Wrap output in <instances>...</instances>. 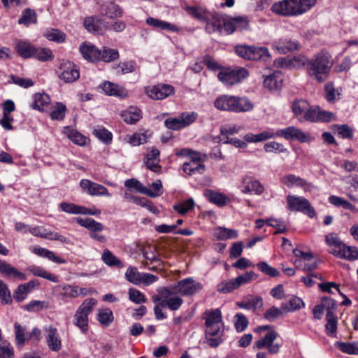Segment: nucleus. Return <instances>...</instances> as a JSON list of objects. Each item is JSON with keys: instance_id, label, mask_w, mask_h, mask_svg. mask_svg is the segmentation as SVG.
<instances>
[{"instance_id": "nucleus-1", "label": "nucleus", "mask_w": 358, "mask_h": 358, "mask_svg": "<svg viewBox=\"0 0 358 358\" xmlns=\"http://www.w3.org/2000/svg\"><path fill=\"white\" fill-rule=\"evenodd\" d=\"M158 294L152 296V301L156 303L154 307L155 318L164 320L166 315L162 311L163 308H167L171 311L178 310L183 304V299L171 287H162L157 289Z\"/></svg>"}, {"instance_id": "nucleus-2", "label": "nucleus", "mask_w": 358, "mask_h": 358, "mask_svg": "<svg viewBox=\"0 0 358 358\" xmlns=\"http://www.w3.org/2000/svg\"><path fill=\"white\" fill-rule=\"evenodd\" d=\"M206 337L210 347L216 348L222 342L224 323L222 315L218 309L206 313Z\"/></svg>"}, {"instance_id": "nucleus-3", "label": "nucleus", "mask_w": 358, "mask_h": 358, "mask_svg": "<svg viewBox=\"0 0 358 358\" xmlns=\"http://www.w3.org/2000/svg\"><path fill=\"white\" fill-rule=\"evenodd\" d=\"M185 10L189 15L205 22V30L208 34L221 32L223 20L219 13H212L196 6H186Z\"/></svg>"}, {"instance_id": "nucleus-4", "label": "nucleus", "mask_w": 358, "mask_h": 358, "mask_svg": "<svg viewBox=\"0 0 358 358\" xmlns=\"http://www.w3.org/2000/svg\"><path fill=\"white\" fill-rule=\"evenodd\" d=\"M313 0H282L273 4L271 10L282 16H296L306 13L312 6Z\"/></svg>"}, {"instance_id": "nucleus-5", "label": "nucleus", "mask_w": 358, "mask_h": 358, "mask_svg": "<svg viewBox=\"0 0 358 358\" xmlns=\"http://www.w3.org/2000/svg\"><path fill=\"white\" fill-rule=\"evenodd\" d=\"M97 305V300L94 298L85 299L78 307L73 315V324L82 332H86L89 327L88 315Z\"/></svg>"}, {"instance_id": "nucleus-6", "label": "nucleus", "mask_w": 358, "mask_h": 358, "mask_svg": "<svg viewBox=\"0 0 358 358\" xmlns=\"http://www.w3.org/2000/svg\"><path fill=\"white\" fill-rule=\"evenodd\" d=\"M333 60L327 52H321L315 58V79L320 83L324 82L329 77Z\"/></svg>"}, {"instance_id": "nucleus-7", "label": "nucleus", "mask_w": 358, "mask_h": 358, "mask_svg": "<svg viewBox=\"0 0 358 358\" xmlns=\"http://www.w3.org/2000/svg\"><path fill=\"white\" fill-rule=\"evenodd\" d=\"M126 279L134 285L143 284L148 286L155 282L158 277L150 273H140L136 267L129 266L125 273Z\"/></svg>"}, {"instance_id": "nucleus-8", "label": "nucleus", "mask_w": 358, "mask_h": 358, "mask_svg": "<svg viewBox=\"0 0 358 358\" xmlns=\"http://www.w3.org/2000/svg\"><path fill=\"white\" fill-rule=\"evenodd\" d=\"M295 257L294 264L303 271H310L313 267V255L310 250L297 248L293 250Z\"/></svg>"}, {"instance_id": "nucleus-9", "label": "nucleus", "mask_w": 358, "mask_h": 358, "mask_svg": "<svg viewBox=\"0 0 358 358\" xmlns=\"http://www.w3.org/2000/svg\"><path fill=\"white\" fill-rule=\"evenodd\" d=\"M178 294L182 296H192L203 288L201 282H196L192 278H187L180 280L178 283L171 287Z\"/></svg>"}, {"instance_id": "nucleus-10", "label": "nucleus", "mask_w": 358, "mask_h": 358, "mask_svg": "<svg viewBox=\"0 0 358 358\" xmlns=\"http://www.w3.org/2000/svg\"><path fill=\"white\" fill-rule=\"evenodd\" d=\"M248 76V71L241 69L238 71L224 69L218 73L219 80L225 85L231 86Z\"/></svg>"}, {"instance_id": "nucleus-11", "label": "nucleus", "mask_w": 358, "mask_h": 358, "mask_svg": "<svg viewBox=\"0 0 358 358\" xmlns=\"http://www.w3.org/2000/svg\"><path fill=\"white\" fill-rule=\"evenodd\" d=\"M278 333L275 331H270L262 338L257 341L255 343V348L257 349L266 348L270 354H277L279 352L281 345L274 343L278 337Z\"/></svg>"}, {"instance_id": "nucleus-12", "label": "nucleus", "mask_w": 358, "mask_h": 358, "mask_svg": "<svg viewBox=\"0 0 358 358\" xmlns=\"http://www.w3.org/2000/svg\"><path fill=\"white\" fill-rule=\"evenodd\" d=\"M146 94L152 99L162 100L174 94V87L167 84H159L145 88Z\"/></svg>"}, {"instance_id": "nucleus-13", "label": "nucleus", "mask_w": 358, "mask_h": 358, "mask_svg": "<svg viewBox=\"0 0 358 358\" xmlns=\"http://www.w3.org/2000/svg\"><path fill=\"white\" fill-rule=\"evenodd\" d=\"M292 110L299 121L313 122V110L306 101L299 100L294 102Z\"/></svg>"}, {"instance_id": "nucleus-14", "label": "nucleus", "mask_w": 358, "mask_h": 358, "mask_svg": "<svg viewBox=\"0 0 358 358\" xmlns=\"http://www.w3.org/2000/svg\"><path fill=\"white\" fill-rule=\"evenodd\" d=\"M276 136H281L287 140H297L301 143L309 141L311 138L310 134H307L293 126L278 129L276 131Z\"/></svg>"}, {"instance_id": "nucleus-15", "label": "nucleus", "mask_w": 358, "mask_h": 358, "mask_svg": "<svg viewBox=\"0 0 358 358\" xmlns=\"http://www.w3.org/2000/svg\"><path fill=\"white\" fill-rule=\"evenodd\" d=\"M287 201L289 209L294 211H301L303 213L308 214L312 217L310 210V203L303 197L288 195Z\"/></svg>"}, {"instance_id": "nucleus-16", "label": "nucleus", "mask_w": 358, "mask_h": 358, "mask_svg": "<svg viewBox=\"0 0 358 358\" xmlns=\"http://www.w3.org/2000/svg\"><path fill=\"white\" fill-rule=\"evenodd\" d=\"M80 186L91 196L107 197H110L111 196L106 187L90 180H82L80 182Z\"/></svg>"}, {"instance_id": "nucleus-17", "label": "nucleus", "mask_w": 358, "mask_h": 358, "mask_svg": "<svg viewBox=\"0 0 358 358\" xmlns=\"http://www.w3.org/2000/svg\"><path fill=\"white\" fill-rule=\"evenodd\" d=\"M280 181L288 188H299L305 192L311 189L310 182L294 174L285 175L280 179Z\"/></svg>"}, {"instance_id": "nucleus-18", "label": "nucleus", "mask_w": 358, "mask_h": 358, "mask_svg": "<svg viewBox=\"0 0 358 358\" xmlns=\"http://www.w3.org/2000/svg\"><path fill=\"white\" fill-rule=\"evenodd\" d=\"M61 73L59 78L65 83H73L80 77V72L78 67L70 62L62 63L60 65Z\"/></svg>"}, {"instance_id": "nucleus-19", "label": "nucleus", "mask_w": 358, "mask_h": 358, "mask_svg": "<svg viewBox=\"0 0 358 358\" xmlns=\"http://www.w3.org/2000/svg\"><path fill=\"white\" fill-rule=\"evenodd\" d=\"M45 340L50 350L58 352L62 348V340L56 327L49 326L45 328Z\"/></svg>"}, {"instance_id": "nucleus-20", "label": "nucleus", "mask_w": 358, "mask_h": 358, "mask_svg": "<svg viewBox=\"0 0 358 358\" xmlns=\"http://www.w3.org/2000/svg\"><path fill=\"white\" fill-rule=\"evenodd\" d=\"M85 28L94 34H102L107 28L104 21L97 16L86 17L83 22Z\"/></svg>"}, {"instance_id": "nucleus-21", "label": "nucleus", "mask_w": 358, "mask_h": 358, "mask_svg": "<svg viewBox=\"0 0 358 358\" xmlns=\"http://www.w3.org/2000/svg\"><path fill=\"white\" fill-rule=\"evenodd\" d=\"M336 309L335 301L329 297H323L321 302L315 306V317L320 319V315L326 313V315L334 314Z\"/></svg>"}, {"instance_id": "nucleus-22", "label": "nucleus", "mask_w": 358, "mask_h": 358, "mask_svg": "<svg viewBox=\"0 0 358 358\" xmlns=\"http://www.w3.org/2000/svg\"><path fill=\"white\" fill-rule=\"evenodd\" d=\"M124 185L129 190H134L135 192L144 194L152 198L159 196V194L152 192L151 189L147 188L145 186L141 184L137 179L135 178L127 180L124 182Z\"/></svg>"}, {"instance_id": "nucleus-23", "label": "nucleus", "mask_w": 358, "mask_h": 358, "mask_svg": "<svg viewBox=\"0 0 358 358\" xmlns=\"http://www.w3.org/2000/svg\"><path fill=\"white\" fill-rule=\"evenodd\" d=\"M236 305L240 308L255 311L263 306V300L261 296L250 295L245 297L241 301L236 302Z\"/></svg>"}, {"instance_id": "nucleus-24", "label": "nucleus", "mask_w": 358, "mask_h": 358, "mask_svg": "<svg viewBox=\"0 0 358 358\" xmlns=\"http://www.w3.org/2000/svg\"><path fill=\"white\" fill-rule=\"evenodd\" d=\"M234 96L224 94L216 98L214 106L219 110L234 112Z\"/></svg>"}, {"instance_id": "nucleus-25", "label": "nucleus", "mask_w": 358, "mask_h": 358, "mask_svg": "<svg viewBox=\"0 0 358 358\" xmlns=\"http://www.w3.org/2000/svg\"><path fill=\"white\" fill-rule=\"evenodd\" d=\"M80 51L86 60L90 62L99 61L100 50L94 45L84 43L80 46Z\"/></svg>"}, {"instance_id": "nucleus-26", "label": "nucleus", "mask_w": 358, "mask_h": 358, "mask_svg": "<svg viewBox=\"0 0 358 358\" xmlns=\"http://www.w3.org/2000/svg\"><path fill=\"white\" fill-rule=\"evenodd\" d=\"M234 113H246L254 108V103L246 96H234Z\"/></svg>"}, {"instance_id": "nucleus-27", "label": "nucleus", "mask_w": 358, "mask_h": 358, "mask_svg": "<svg viewBox=\"0 0 358 358\" xmlns=\"http://www.w3.org/2000/svg\"><path fill=\"white\" fill-rule=\"evenodd\" d=\"M101 13L109 18L120 17L122 15L120 7L112 1L103 4L101 7Z\"/></svg>"}, {"instance_id": "nucleus-28", "label": "nucleus", "mask_w": 358, "mask_h": 358, "mask_svg": "<svg viewBox=\"0 0 358 358\" xmlns=\"http://www.w3.org/2000/svg\"><path fill=\"white\" fill-rule=\"evenodd\" d=\"M282 76L280 71H275L265 78L264 86L269 90H275L281 87Z\"/></svg>"}, {"instance_id": "nucleus-29", "label": "nucleus", "mask_w": 358, "mask_h": 358, "mask_svg": "<svg viewBox=\"0 0 358 358\" xmlns=\"http://www.w3.org/2000/svg\"><path fill=\"white\" fill-rule=\"evenodd\" d=\"M0 271L3 275L7 277L13 276L15 278H19L21 280H24L27 279V276L24 273L19 271L15 267L12 266L10 264L1 259Z\"/></svg>"}, {"instance_id": "nucleus-30", "label": "nucleus", "mask_w": 358, "mask_h": 358, "mask_svg": "<svg viewBox=\"0 0 358 358\" xmlns=\"http://www.w3.org/2000/svg\"><path fill=\"white\" fill-rule=\"evenodd\" d=\"M275 137H276V131L273 132L271 130H266L257 134H247L244 136L243 138L248 143H259Z\"/></svg>"}, {"instance_id": "nucleus-31", "label": "nucleus", "mask_w": 358, "mask_h": 358, "mask_svg": "<svg viewBox=\"0 0 358 358\" xmlns=\"http://www.w3.org/2000/svg\"><path fill=\"white\" fill-rule=\"evenodd\" d=\"M123 120L127 124H135L141 117V110L136 107H130L121 113Z\"/></svg>"}, {"instance_id": "nucleus-32", "label": "nucleus", "mask_w": 358, "mask_h": 358, "mask_svg": "<svg viewBox=\"0 0 358 358\" xmlns=\"http://www.w3.org/2000/svg\"><path fill=\"white\" fill-rule=\"evenodd\" d=\"M15 49L20 57L29 58L33 57L35 47L27 41H19L16 43Z\"/></svg>"}, {"instance_id": "nucleus-33", "label": "nucleus", "mask_w": 358, "mask_h": 358, "mask_svg": "<svg viewBox=\"0 0 358 358\" xmlns=\"http://www.w3.org/2000/svg\"><path fill=\"white\" fill-rule=\"evenodd\" d=\"M146 23L151 27L162 30H169L176 32L180 31V29L175 24L154 17H148Z\"/></svg>"}, {"instance_id": "nucleus-34", "label": "nucleus", "mask_w": 358, "mask_h": 358, "mask_svg": "<svg viewBox=\"0 0 358 358\" xmlns=\"http://www.w3.org/2000/svg\"><path fill=\"white\" fill-rule=\"evenodd\" d=\"M222 24L226 33L230 34L236 30L242 29L244 26H247V22L241 18H233L227 22H223Z\"/></svg>"}, {"instance_id": "nucleus-35", "label": "nucleus", "mask_w": 358, "mask_h": 358, "mask_svg": "<svg viewBox=\"0 0 358 358\" xmlns=\"http://www.w3.org/2000/svg\"><path fill=\"white\" fill-rule=\"evenodd\" d=\"M50 98L46 94L36 93L34 96L32 108L40 111L43 110L50 103Z\"/></svg>"}, {"instance_id": "nucleus-36", "label": "nucleus", "mask_w": 358, "mask_h": 358, "mask_svg": "<svg viewBox=\"0 0 358 358\" xmlns=\"http://www.w3.org/2000/svg\"><path fill=\"white\" fill-rule=\"evenodd\" d=\"M204 194L211 203L218 206H224L228 200L227 197L223 194L211 189L205 190Z\"/></svg>"}, {"instance_id": "nucleus-37", "label": "nucleus", "mask_w": 358, "mask_h": 358, "mask_svg": "<svg viewBox=\"0 0 358 358\" xmlns=\"http://www.w3.org/2000/svg\"><path fill=\"white\" fill-rule=\"evenodd\" d=\"M102 90L105 93L110 96H117L124 97L126 96V92L124 88L110 82H105L101 85Z\"/></svg>"}, {"instance_id": "nucleus-38", "label": "nucleus", "mask_w": 358, "mask_h": 358, "mask_svg": "<svg viewBox=\"0 0 358 358\" xmlns=\"http://www.w3.org/2000/svg\"><path fill=\"white\" fill-rule=\"evenodd\" d=\"M336 257L348 260H355L358 259V249L356 247L347 246L345 244L341 250L336 252Z\"/></svg>"}, {"instance_id": "nucleus-39", "label": "nucleus", "mask_w": 358, "mask_h": 358, "mask_svg": "<svg viewBox=\"0 0 358 358\" xmlns=\"http://www.w3.org/2000/svg\"><path fill=\"white\" fill-rule=\"evenodd\" d=\"M119 57L120 55L117 50L103 46V48L100 50L99 60H101L105 62H110L117 60Z\"/></svg>"}, {"instance_id": "nucleus-40", "label": "nucleus", "mask_w": 358, "mask_h": 358, "mask_svg": "<svg viewBox=\"0 0 358 358\" xmlns=\"http://www.w3.org/2000/svg\"><path fill=\"white\" fill-rule=\"evenodd\" d=\"M213 236L217 240L223 241L229 238H236L238 236V232L234 229L225 227H217L215 229Z\"/></svg>"}, {"instance_id": "nucleus-41", "label": "nucleus", "mask_w": 358, "mask_h": 358, "mask_svg": "<svg viewBox=\"0 0 358 358\" xmlns=\"http://www.w3.org/2000/svg\"><path fill=\"white\" fill-rule=\"evenodd\" d=\"M336 120L334 113L322 110L320 106H315V121L329 122Z\"/></svg>"}, {"instance_id": "nucleus-42", "label": "nucleus", "mask_w": 358, "mask_h": 358, "mask_svg": "<svg viewBox=\"0 0 358 358\" xmlns=\"http://www.w3.org/2000/svg\"><path fill=\"white\" fill-rule=\"evenodd\" d=\"M33 252L36 255H39L43 257L48 258V259H50L55 263H57V264L66 263V261L64 259L56 256L53 252H52L48 249L41 248V247H36L34 248Z\"/></svg>"}, {"instance_id": "nucleus-43", "label": "nucleus", "mask_w": 358, "mask_h": 358, "mask_svg": "<svg viewBox=\"0 0 358 358\" xmlns=\"http://www.w3.org/2000/svg\"><path fill=\"white\" fill-rule=\"evenodd\" d=\"M326 321L325 330L327 334L331 337H336L338 326L337 316L334 313L326 315Z\"/></svg>"}, {"instance_id": "nucleus-44", "label": "nucleus", "mask_w": 358, "mask_h": 358, "mask_svg": "<svg viewBox=\"0 0 358 358\" xmlns=\"http://www.w3.org/2000/svg\"><path fill=\"white\" fill-rule=\"evenodd\" d=\"M326 242L327 245L331 247L330 252L336 256L338 250H341L344 243L340 240L336 234L332 233L326 236Z\"/></svg>"}, {"instance_id": "nucleus-45", "label": "nucleus", "mask_w": 358, "mask_h": 358, "mask_svg": "<svg viewBox=\"0 0 358 358\" xmlns=\"http://www.w3.org/2000/svg\"><path fill=\"white\" fill-rule=\"evenodd\" d=\"M28 271H30L34 275L43 278L45 279H47L50 281L54 282H58L59 279L58 277L48 273L45 270H44L43 268L40 266H30L28 268Z\"/></svg>"}, {"instance_id": "nucleus-46", "label": "nucleus", "mask_w": 358, "mask_h": 358, "mask_svg": "<svg viewBox=\"0 0 358 358\" xmlns=\"http://www.w3.org/2000/svg\"><path fill=\"white\" fill-rule=\"evenodd\" d=\"M264 190V186L259 181L256 180H249L245 182V186L242 190L243 193H254L261 194Z\"/></svg>"}, {"instance_id": "nucleus-47", "label": "nucleus", "mask_w": 358, "mask_h": 358, "mask_svg": "<svg viewBox=\"0 0 358 358\" xmlns=\"http://www.w3.org/2000/svg\"><path fill=\"white\" fill-rule=\"evenodd\" d=\"M64 132L67 137L75 144L78 145H85L87 143V138L78 131L70 127H66Z\"/></svg>"}, {"instance_id": "nucleus-48", "label": "nucleus", "mask_w": 358, "mask_h": 358, "mask_svg": "<svg viewBox=\"0 0 358 358\" xmlns=\"http://www.w3.org/2000/svg\"><path fill=\"white\" fill-rule=\"evenodd\" d=\"M250 59V60H267L269 57V52L266 48L264 47H251Z\"/></svg>"}, {"instance_id": "nucleus-49", "label": "nucleus", "mask_w": 358, "mask_h": 358, "mask_svg": "<svg viewBox=\"0 0 358 358\" xmlns=\"http://www.w3.org/2000/svg\"><path fill=\"white\" fill-rule=\"evenodd\" d=\"M97 320L101 325L108 326L114 320L113 313L109 308L100 309Z\"/></svg>"}, {"instance_id": "nucleus-50", "label": "nucleus", "mask_w": 358, "mask_h": 358, "mask_svg": "<svg viewBox=\"0 0 358 358\" xmlns=\"http://www.w3.org/2000/svg\"><path fill=\"white\" fill-rule=\"evenodd\" d=\"M36 12L32 9L27 8L22 12L21 17L18 20V23L27 26L31 23H36Z\"/></svg>"}, {"instance_id": "nucleus-51", "label": "nucleus", "mask_w": 358, "mask_h": 358, "mask_svg": "<svg viewBox=\"0 0 358 358\" xmlns=\"http://www.w3.org/2000/svg\"><path fill=\"white\" fill-rule=\"evenodd\" d=\"M102 260L108 266H115L117 268H122L124 266L123 263L108 249L103 251Z\"/></svg>"}, {"instance_id": "nucleus-52", "label": "nucleus", "mask_w": 358, "mask_h": 358, "mask_svg": "<svg viewBox=\"0 0 358 358\" xmlns=\"http://www.w3.org/2000/svg\"><path fill=\"white\" fill-rule=\"evenodd\" d=\"M41 62L51 61L54 58L52 51L48 48H36L33 57Z\"/></svg>"}, {"instance_id": "nucleus-53", "label": "nucleus", "mask_w": 358, "mask_h": 358, "mask_svg": "<svg viewBox=\"0 0 358 358\" xmlns=\"http://www.w3.org/2000/svg\"><path fill=\"white\" fill-rule=\"evenodd\" d=\"M117 74H127L132 73L136 70V64L134 62H120L113 66Z\"/></svg>"}, {"instance_id": "nucleus-54", "label": "nucleus", "mask_w": 358, "mask_h": 358, "mask_svg": "<svg viewBox=\"0 0 358 358\" xmlns=\"http://www.w3.org/2000/svg\"><path fill=\"white\" fill-rule=\"evenodd\" d=\"M335 345L343 352L349 355H358V343L336 342Z\"/></svg>"}, {"instance_id": "nucleus-55", "label": "nucleus", "mask_w": 358, "mask_h": 358, "mask_svg": "<svg viewBox=\"0 0 358 358\" xmlns=\"http://www.w3.org/2000/svg\"><path fill=\"white\" fill-rule=\"evenodd\" d=\"M194 201L190 198L173 206V209L180 215H185L194 207Z\"/></svg>"}, {"instance_id": "nucleus-56", "label": "nucleus", "mask_w": 358, "mask_h": 358, "mask_svg": "<svg viewBox=\"0 0 358 358\" xmlns=\"http://www.w3.org/2000/svg\"><path fill=\"white\" fill-rule=\"evenodd\" d=\"M303 306L304 303L300 298L294 296L287 303L282 305V309L285 312H291L300 309Z\"/></svg>"}, {"instance_id": "nucleus-57", "label": "nucleus", "mask_w": 358, "mask_h": 358, "mask_svg": "<svg viewBox=\"0 0 358 358\" xmlns=\"http://www.w3.org/2000/svg\"><path fill=\"white\" fill-rule=\"evenodd\" d=\"M205 169L203 164H195L194 162H185L182 165V170L188 175H192L195 173H203Z\"/></svg>"}, {"instance_id": "nucleus-58", "label": "nucleus", "mask_w": 358, "mask_h": 358, "mask_svg": "<svg viewBox=\"0 0 358 358\" xmlns=\"http://www.w3.org/2000/svg\"><path fill=\"white\" fill-rule=\"evenodd\" d=\"M66 107L62 103H57L50 113V117L54 120H62L66 115Z\"/></svg>"}, {"instance_id": "nucleus-59", "label": "nucleus", "mask_w": 358, "mask_h": 358, "mask_svg": "<svg viewBox=\"0 0 358 358\" xmlns=\"http://www.w3.org/2000/svg\"><path fill=\"white\" fill-rule=\"evenodd\" d=\"M45 36L49 41H55L57 43H62L66 39V34L64 32L54 29L48 31L45 34Z\"/></svg>"}, {"instance_id": "nucleus-60", "label": "nucleus", "mask_w": 358, "mask_h": 358, "mask_svg": "<svg viewBox=\"0 0 358 358\" xmlns=\"http://www.w3.org/2000/svg\"><path fill=\"white\" fill-rule=\"evenodd\" d=\"M324 96L329 102L334 101L336 100V94L338 96L340 95L339 92H336V90L332 82H329L324 85Z\"/></svg>"}, {"instance_id": "nucleus-61", "label": "nucleus", "mask_w": 358, "mask_h": 358, "mask_svg": "<svg viewBox=\"0 0 358 358\" xmlns=\"http://www.w3.org/2000/svg\"><path fill=\"white\" fill-rule=\"evenodd\" d=\"M128 295L129 300L136 304L145 303L147 301L145 295L135 288H130L128 291Z\"/></svg>"}, {"instance_id": "nucleus-62", "label": "nucleus", "mask_w": 358, "mask_h": 358, "mask_svg": "<svg viewBox=\"0 0 358 358\" xmlns=\"http://www.w3.org/2000/svg\"><path fill=\"white\" fill-rule=\"evenodd\" d=\"M257 277V275L253 271H249L246 272L243 275L238 276L234 278V280L236 287L238 288L242 285L247 284L252 280H255Z\"/></svg>"}, {"instance_id": "nucleus-63", "label": "nucleus", "mask_w": 358, "mask_h": 358, "mask_svg": "<svg viewBox=\"0 0 358 358\" xmlns=\"http://www.w3.org/2000/svg\"><path fill=\"white\" fill-rule=\"evenodd\" d=\"M93 134L101 141L108 143L112 140V134L103 127L95 128Z\"/></svg>"}, {"instance_id": "nucleus-64", "label": "nucleus", "mask_w": 358, "mask_h": 358, "mask_svg": "<svg viewBox=\"0 0 358 358\" xmlns=\"http://www.w3.org/2000/svg\"><path fill=\"white\" fill-rule=\"evenodd\" d=\"M257 268L264 273L265 275H269L270 277H276L279 275L278 271L271 267L266 262H261L257 264Z\"/></svg>"}]
</instances>
